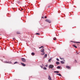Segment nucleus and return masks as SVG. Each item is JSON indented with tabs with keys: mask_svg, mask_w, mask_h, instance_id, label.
<instances>
[{
	"mask_svg": "<svg viewBox=\"0 0 80 80\" xmlns=\"http://www.w3.org/2000/svg\"><path fill=\"white\" fill-rule=\"evenodd\" d=\"M41 52H42V53L41 54V55H42L45 54V52H44V49H41Z\"/></svg>",
	"mask_w": 80,
	"mask_h": 80,
	"instance_id": "1",
	"label": "nucleus"
},
{
	"mask_svg": "<svg viewBox=\"0 0 80 80\" xmlns=\"http://www.w3.org/2000/svg\"><path fill=\"white\" fill-rule=\"evenodd\" d=\"M53 67H54V66H53V65L51 64L49 65V68H53Z\"/></svg>",
	"mask_w": 80,
	"mask_h": 80,
	"instance_id": "2",
	"label": "nucleus"
},
{
	"mask_svg": "<svg viewBox=\"0 0 80 80\" xmlns=\"http://www.w3.org/2000/svg\"><path fill=\"white\" fill-rule=\"evenodd\" d=\"M45 21L46 22H48V23H51V21L49 19H46Z\"/></svg>",
	"mask_w": 80,
	"mask_h": 80,
	"instance_id": "3",
	"label": "nucleus"
},
{
	"mask_svg": "<svg viewBox=\"0 0 80 80\" xmlns=\"http://www.w3.org/2000/svg\"><path fill=\"white\" fill-rule=\"evenodd\" d=\"M4 63H12V62H8L7 61H4Z\"/></svg>",
	"mask_w": 80,
	"mask_h": 80,
	"instance_id": "4",
	"label": "nucleus"
},
{
	"mask_svg": "<svg viewBox=\"0 0 80 80\" xmlns=\"http://www.w3.org/2000/svg\"><path fill=\"white\" fill-rule=\"evenodd\" d=\"M21 60L22 62H26V60L24 58H22Z\"/></svg>",
	"mask_w": 80,
	"mask_h": 80,
	"instance_id": "5",
	"label": "nucleus"
},
{
	"mask_svg": "<svg viewBox=\"0 0 80 80\" xmlns=\"http://www.w3.org/2000/svg\"><path fill=\"white\" fill-rule=\"evenodd\" d=\"M48 79L49 80H52V78H51V77L50 75L48 76Z\"/></svg>",
	"mask_w": 80,
	"mask_h": 80,
	"instance_id": "6",
	"label": "nucleus"
},
{
	"mask_svg": "<svg viewBox=\"0 0 80 80\" xmlns=\"http://www.w3.org/2000/svg\"><path fill=\"white\" fill-rule=\"evenodd\" d=\"M72 42H73V43H80V42H73L72 41Z\"/></svg>",
	"mask_w": 80,
	"mask_h": 80,
	"instance_id": "7",
	"label": "nucleus"
},
{
	"mask_svg": "<svg viewBox=\"0 0 80 80\" xmlns=\"http://www.w3.org/2000/svg\"><path fill=\"white\" fill-rule=\"evenodd\" d=\"M66 68H68V69H70V67L68 66H66Z\"/></svg>",
	"mask_w": 80,
	"mask_h": 80,
	"instance_id": "8",
	"label": "nucleus"
},
{
	"mask_svg": "<svg viewBox=\"0 0 80 80\" xmlns=\"http://www.w3.org/2000/svg\"><path fill=\"white\" fill-rule=\"evenodd\" d=\"M56 75H59V76H60V77H62V75H61L60 74H57Z\"/></svg>",
	"mask_w": 80,
	"mask_h": 80,
	"instance_id": "9",
	"label": "nucleus"
},
{
	"mask_svg": "<svg viewBox=\"0 0 80 80\" xmlns=\"http://www.w3.org/2000/svg\"><path fill=\"white\" fill-rule=\"evenodd\" d=\"M54 73H59V72L58 71H54Z\"/></svg>",
	"mask_w": 80,
	"mask_h": 80,
	"instance_id": "10",
	"label": "nucleus"
},
{
	"mask_svg": "<svg viewBox=\"0 0 80 80\" xmlns=\"http://www.w3.org/2000/svg\"><path fill=\"white\" fill-rule=\"evenodd\" d=\"M56 64H57V65H59V64H60V62H56Z\"/></svg>",
	"mask_w": 80,
	"mask_h": 80,
	"instance_id": "11",
	"label": "nucleus"
},
{
	"mask_svg": "<svg viewBox=\"0 0 80 80\" xmlns=\"http://www.w3.org/2000/svg\"><path fill=\"white\" fill-rule=\"evenodd\" d=\"M47 54H45L44 55V57L45 58H47Z\"/></svg>",
	"mask_w": 80,
	"mask_h": 80,
	"instance_id": "12",
	"label": "nucleus"
},
{
	"mask_svg": "<svg viewBox=\"0 0 80 80\" xmlns=\"http://www.w3.org/2000/svg\"><path fill=\"white\" fill-rule=\"evenodd\" d=\"M31 55H35V53H34V52H32V53H31Z\"/></svg>",
	"mask_w": 80,
	"mask_h": 80,
	"instance_id": "13",
	"label": "nucleus"
},
{
	"mask_svg": "<svg viewBox=\"0 0 80 80\" xmlns=\"http://www.w3.org/2000/svg\"><path fill=\"white\" fill-rule=\"evenodd\" d=\"M53 39L54 40H57V38H53Z\"/></svg>",
	"mask_w": 80,
	"mask_h": 80,
	"instance_id": "14",
	"label": "nucleus"
},
{
	"mask_svg": "<svg viewBox=\"0 0 80 80\" xmlns=\"http://www.w3.org/2000/svg\"><path fill=\"white\" fill-rule=\"evenodd\" d=\"M21 64H22V66H23L24 67H25V65H25L23 63H21Z\"/></svg>",
	"mask_w": 80,
	"mask_h": 80,
	"instance_id": "15",
	"label": "nucleus"
},
{
	"mask_svg": "<svg viewBox=\"0 0 80 80\" xmlns=\"http://www.w3.org/2000/svg\"><path fill=\"white\" fill-rule=\"evenodd\" d=\"M60 68H61V67L60 66H58L57 67V68H58V69Z\"/></svg>",
	"mask_w": 80,
	"mask_h": 80,
	"instance_id": "16",
	"label": "nucleus"
},
{
	"mask_svg": "<svg viewBox=\"0 0 80 80\" xmlns=\"http://www.w3.org/2000/svg\"><path fill=\"white\" fill-rule=\"evenodd\" d=\"M44 46H41V47H39V49H40V48H44Z\"/></svg>",
	"mask_w": 80,
	"mask_h": 80,
	"instance_id": "17",
	"label": "nucleus"
},
{
	"mask_svg": "<svg viewBox=\"0 0 80 80\" xmlns=\"http://www.w3.org/2000/svg\"><path fill=\"white\" fill-rule=\"evenodd\" d=\"M52 61V59H50L48 60V62H51V61Z\"/></svg>",
	"mask_w": 80,
	"mask_h": 80,
	"instance_id": "18",
	"label": "nucleus"
},
{
	"mask_svg": "<svg viewBox=\"0 0 80 80\" xmlns=\"http://www.w3.org/2000/svg\"><path fill=\"white\" fill-rule=\"evenodd\" d=\"M61 63H62V64H63V63H64V62H63V61H61Z\"/></svg>",
	"mask_w": 80,
	"mask_h": 80,
	"instance_id": "19",
	"label": "nucleus"
},
{
	"mask_svg": "<svg viewBox=\"0 0 80 80\" xmlns=\"http://www.w3.org/2000/svg\"><path fill=\"white\" fill-rule=\"evenodd\" d=\"M73 47H75V48H77V46H76L75 45H73Z\"/></svg>",
	"mask_w": 80,
	"mask_h": 80,
	"instance_id": "20",
	"label": "nucleus"
},
{
	"mask_svg": "<svg viewBox=\"0 0 80 80\" xmlns=\"http://www.w3.org/2000/svg\"><path fill=\"white\" fill-rule=\"evenodd\" d=\"M17 34H20V33L19 32H17Z\"/></svg>",
	"mask_w": 80,
	"mask_h": 80,
	"instance_id": "21",
	"label": "nucleus"
},
{
	"mask_svg": "<svg viewBox=\"0 0 80 80\" xmlns=\"http://www.w3.org/2000/svg\"><path fill=\"white\" fill-rule=\"evenodd\" d=\"M43 69L44 70H47V68L44 67V68H43Z\"/></svg>",
	"mask_w": 80,
	"mask_h": 80,
	"instance_id": "22",
	"label": "nucleus"
},
{
	"mask_svg": "<svg viewBox=\"0 0 80 80\" xmlns=\"http://www.w3.org/2000/svg\"><path fill=\"white\" fill-rule=\"evenodd\" d=\"M36 35H40V33H36Z\"/></svg>",
	"mask_w": 80,
	"mask_h": 80,
	"instance_id": "23",
	"label": "nucleus"
},
{
	"mask_svg": "<svg viewBox=\"0 0 80 80\" xmlns=\"http://www.w3.org/2000/svg\"><path fill=\"white\" fill-rule=\"evenodd\" d=\"M76 55H78V54H79V53L76 52Z\"/></svg>",
	"mask_w": 80,
	"mask_h": 80,
	"instance_id": "24",
	"label": "nucleus"
},
{
	"mask_svg": "<svg viewBox=\"0 0 80 80\" xmlns=\"http://www.w3.org/2000/svg\"><path fill=\"white\" fill-rule=\"evenodd\" d=\"M56 60H57V61H59V59H58V58H57L56 59Z\"/></svg>",
	"mask_w": 80,
	"mask_h": 80,
	"instance_id": "25",
	"label": "nucleus"
},
{
	"mask_svg": "<svg viewBox=\"0 0 80 80\" xmlns=\"http://www.w3.org/2000/svg\"><path fill=\"white\" fill-rule=\"evenodd\" d=\"M18 63V62H15L14 63V64H16V63Z\"/></svg>",
	"mask_w": 80,
	"mask_h": 80,
	"instance_id": "26",
	"label": "nucleus"
},
{
	"mask_svg": "<svg viewBox=\"0 0 80 80\" xmlns=\"http://www.w3.org/2000/svg\"><path fill=\"white\" fill-rule=\"evenodd\" d=\"M18 3H20V1H18Z\"/></svg>",
	"mask_w": 80,
	"mask_h": 80,
	"instance_id": "27",
	"label": "nucleus"
},
{
	"mask_svg": "<svg viewBox=\"0 0 80 80\" xmlns=\"http://www.w3.org/2000/svg\"><path fill=\"white\" fill-rule=\"evenodd\" d=\"M13 40H15V38H13Z\"/></svg>",
	"mask_w": 80,
	"mask_h": 80,
	"instance_id": "28",
	"label": "nucleus"
},
{
	"mask_svg": "<svg viewBox=\"0 0 80 80\" xmlns=\"http://www.w3.org/2000/svg\"><path fill=\"white\" fill-rule=\"evenodd\" d=\"M60 59H61V60H63V58H60Z\"/></svg>",
	"mask_w": 80,
	"mask_h": 80,
	"instance_id": "29",
	"label": "nucleus"
},
{
	"mask_svg": "<svg viewBox=\"0 0 80 80\" xmlns=\"http://www.w3.org/2000/svg\"><path fill=\"white\" fill-rule=\"evenodd\" d=\"M42 68H43V67L42 66H40Z\"/></svg>",
	"mask_w": 80,
	"mask_h": 80,
	"instance_id": "30",
	"label": "nucleus"
},
{
	"mask_svg": "<svg viewBox=\"0 0 80 80\" xmlns=\"http://www.w3.org/2000/svg\"><path fill=\"white\" fill-rule=\"evenodd\" d=\"M50 6H49L48 7V8H50Z\"/></svg>",
	"mask_w": 80,
	"mask_h": 80,
	"instance_id": "31",
	"label": "nucleus"
},
{
	"mask_svg": "<svg viewBox=\"0 0 80 80\" xmlns=\"http://www.w3.org/2000/svg\"><path fill=\"white\" fill-rule=\"evenodd\" d=\"M42 18H44L43 17H42Z\"/></svg>",
	"mask_w": 80,
	"mask_h": 80,
	"instance_id": "32",
	"label": "nucleus"
},
{
	"mask_svg": "<svg viewBox=\"0 0 80 80\" xmlns=\"http://www.w3.org/2000/svg\"><path fill=\"white\" fill-rule=\"evenodd\" d=\"M45 18H47V16H45Z\"/></svg>",
	"mask_w": 80,
	"mask_h": 80,
	"instance_id": "33",
	"label": "nucleus"
},
{
	"mask_svg": "<svg viewBox=\"0 0 80 80\" xmlns=\"http://www.w3.org/2000/svg\"><path fill=\"white\" fill-rule=\"evenodd\" d=\"M46 67H47L48 65H46Z\"/></svg>",
	"mask_w": 80,
	"mask_h": 80,
	"instance_id": "34",
	"label": "nucleus"
},
{
	"mask_svg": "<svg viewBox=\"0 0 80 80\" xmlns=\"http://www.w3.org/2000/svg\"><path fill=\"white\" fill-rule=\"evenodd\" d=\"M75 61L76 62H77V61H76V60H75Z\"/></svg>",
	"mask_w": 80,
	"mask_h": 80,
	"instance_id": "35",
	"label": "nucleus"
},
{
	"mask_svg": "<svg viewBox=\"0 0 80 80\" xmlns=\"http://www.w3.org/2000/svg\"><path fill=\"white\" fill-rule=\"evenodd\" d=\"M1 38H0V39H1Z\"/></svg>",
	"mask_w": 80,
	"mask_h": 80,
	"instance_id": "36",
	"label": "nucleus"
}]
</instances>
